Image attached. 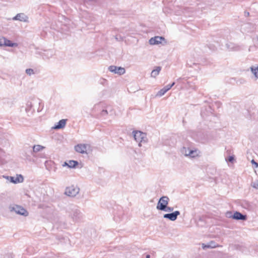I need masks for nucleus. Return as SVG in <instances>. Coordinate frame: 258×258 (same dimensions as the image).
I'll use <instances>...</instances> for the list:
<instances>
[{"label":"nucleus","mask_w":258,"mask_h":258,"mask_svg":"<svg viewBox=\"0 0 258 258\" xmlns=\"http://www.w3.org/2000/svg\"><path fill=\"white\" fill-rule=\"evenodd\" d=\"M25 149H26V152H25V154H24V156L25 157V159L30 162H34V159L33 158V157L35 156L34 154H31L29 152L28 147H25Z\"/></svg>","instance_id":"dca6fc26"},{"label":"nucleus","mask_w":258,"mask_h":258,"mask_svg":"<svg viewBox=\"0 0 258 258\" xmlns=\"http://www.w3.org/2000/svg\"><path fill=\"white\" fill-rule=\"evenodd\" d=\"M78 165V162L75 160L69 161V163L64 162L63 166H68L69 168H75Z\"/></svg>","instance_id":"aec40b11"},{"label":"nucleus","mask_w":258,"mask_h":258,"mask_svg":"<svg viewBox=\"0 0 258 258\" xmlns=\"http://www.w3.org/2000/svg\"><path fill=\"white\" fill-rule=\"evenodd\" d=\"M161 70V67H156L154 70H153L151 74L152 77L155 78L159 73Z\"/></svg>","instance_id":"412c9836"},{"label":"nucleus","mask_w":258,"mask_h":258,"mask_svg":"<svg viewBox=\"0 0 258 258\" xmlns=\"http://www.w3.org/2000/svg\"><path fill=\"white\" fill-rule=\"evenodd\" d=\"M226 47L229 50L239 51L240 50V46L232 43L226 44Z\"/></svg>","instance_id":"6ab92c4d"},{"label":"nucleus","mask_w":258,"mask_h":258,"mask_svg":"<svg viewBox=\"0 0 258 258\" xmlns=\"http://www.w3.org/2000/svg\"><path fill=\"white\" fill-rule=\"evenodd\" d=\"M251 163L252 165H254V169L258 167V163L253 159L251 161Z\"/></svg>","instance_id":"7c9ffc66"},{"label":"nucleus","mask_w":258,"mask_h":258,"mask_svg":"<svg viewBox=\"0 0 258 258\" xmlns=\"http://www.w3.org/2000/svg\"><path fill=\"white\" fill-rule=\"evenodd\" d=\"M45 147L39 145H34L32 148L30 146H28L29 152L31 154H34L35 153L39 152L44 149Z\"/></svg>","instance_id":"4468645a"},{"label":"nucleus","mask_w":258,"mask_h":258,"mask_svg":"<svg viewBox=\"0 0 258 258\" xmlns=\"http://www.w3.org/2000/svg\"><path fill=\"white\" fill-rule=\"evenodd\" d=\"M232 218L236 220L245 221L247 220V216L239 212L235 211L233 214Z\"/></svg>","instance_id":"f8f14e48"},{"label":"nucleus","mask_w":258,"mask_h":258,"mask_svg":"<svg viewBox=\"0 0 258 258\" xmlns=\"http://www.w3.org/2000/svg\"><path fill=\"white\" fill-rule=\"evenodd\" d=\"M67 119H62L60 120L56 124H55L52 128L54 130H59L63 128L66 124Z\"/></svg>","instance_id":"f3484780"},{"label":"nucleus","mask_w":258,"mask_h":258,"mask_svg":"<svg viewBox=\"0 0 258 258\" xmlns=\"http://www.w3.org/2000/svg\"><path fill=\"white\" fill-rule=\"evenodd\" d=\"M180 214V213L179 211H175L170 213L164 214L163 218L174 221L177 219L178 216H179Z\"/></svg>","instance_id":"1a4fd4ad"},{"label":"nucleus","mask_w":258,"mask_h":258,"mask_svg":"<svg viewBox=\"0 0 258 258\" xmlns=\"http://www.w3.org/2000/svg\"><path fill=\"white\" fill-rule=\"evenodd\" d=\"M146 258H150V255L149 254H147L146 256Z\"/></svg>","instance_id":"f704fd0d"},{"label":"nucleus","mask_w":258,"mask_h":258,"mask_svg":"<svg viewBox=\"0 0 258 258\" xmlns=\"http://www.w3.org/2000/svg\"><path fill=\"white\" fill-rule=\"evenodd\" d=\"M208 245L207 244L203 243L202 244V247L203 249L208 248H209V247H208Z\"/></svg>","instance_id":"473e14b6"},{"label":"nucleus","mask_w":258,"mask_h":258,"mask_svg":"<svg viewBox=\"0 0 258 258\" xmlns=\"http://www.w3.org/2000/svg\"><path fill=\"white\" fill-rule=\"evenodd\" d=\"M208 247H209V248H216L219 247L220 246L217 244L215 241L212 240L210 241L209 243H208Z\"/></svg>","instance_id":"5701e85b"},{"label":"nucleus","mask_w":258,"mask_h":258,"mask_svg":"<svg viewBox=\"0 0 258 258\" xmlns=\"http://www.w3.org/2000/svg\"><path fill=\"white\" fill-rule=\"evenodd\" d=\"M252 186L253 187L258 189V179L252 183Z\"/></svg>","instance_id":"c756f323"},{"label":"nucleus","mask_w":258,"mask_h":258,"mask_svg":"<svg viewBox=\"0 0 258 258\" xmlns=\"http://www.w3.org/2000/svg\"><path fill=\"white\" fill-rule=\"evenodd\" d=\"M1 46H9V47H16L18 46L17 43L12 42L11 40L7 39L4 37H1V41H0Z\"/></svg>","instance_id":"6e6552de"},{"label":"nucleus","mask_w":258,"mask_h":258,"mask_svg":"<svg viewBox=\"0 0 258 258\" xmlns=\"http://www.w3.org/2000/svg\"><path fill=\"white\" fill-rule=\"evenodd\" d=\"M87 145L86 144H78L75 146V150L76 152L84 154L86 153Z\"/></svg>","instance_id":"2eb2a0df"},{"label":"nucleus","mask_w":258,"mask_h":258,"mask_svg":"<svg viewBox=\"0 0 258 258\" xmlns=\"http://www.w3.org/2000/svg\"><path fill=\"white\" fill-rule=\"evenodd\" d=\"M234 160V155L229 156L228 158V159L227 160V161H228V162H231V163H233Z\"/></svg>","instance_id":"c85d7f7f"},{"label":"nucleus","mask_w":258,"mask_h":258,"mask_svg":"<svg viewBox=\"0 0 258 258\" xmlns=\"http://www.w3.org/2000/svg\"><path fill=\"white\" fill-rule=\"evenodd\" d=\"M108 70L115 74L118 75H123L125 73V70L124 68L117 67L115 66H110L108 68Z\"/></svg>","instance_id":"423d86ee"},{"label":"nucleus","mask_w":258,"mask_h":258,"mask_svg":"<svg viewBox=\"0 0 258 258\" xmlns=\"http://www.w3.org/2000/svg\"><path fill=\"white\" fill-rule=\"evenodd\" d=\"M164 212H172L173 211V208L171 207H168V205L165 207L162 210Z\"/></svg>","instance_id":"393cba45"},{"label":"nucleus","mask_w":258,"mask_h":258,"mask_svg":"<svg viewBox=\"0 0 258 258\" xmlns=\"http://www.w3.org/2000/svg\"><path fill=\"white\" fill-rule=\"evenodd\" d=\"M80 188L77 186L71 185L66 188L64 194L68 196L74 197L79 194Z\"/></svg>","instance_id":"20e7f679"},{"label":"nucleus","mask_w":258,"mask_h":258,"mask_svg":"<svg viewBox=\"0 0 258 258\" xmlns=\"http://www.w3.org/2000/svg\"><path fill=\"white\" fill-rule=\"evenodd\" d=\"M71 210L70 212V216L72 217L74 221H79L82 217V214L80 211L78 209L76 206H71L69 208Z\"/></svg>","instance_id":"f03ea898"},{"label":"nucleus","mask_w":258,"mask_h":258,"mask_svg":"<svg viewBox=\"0 0 258 258\" xmlns=\"http://www.w3.org/2000/svg\"><path fill=\"white\" fill-rule=\"evenodd\" d=\"M175 84L174 82H173L171 84H168L161 89L160 91H159L156 96L157 97H161L163 95H164L168 90H169L172 86H173Z\"/></svg>","instance_id":"9d476101"},{"label":"nucleus","mask_w":258,"mask_h":258,"mask_svg":"<svg viewBox=\"0 0 258 258\" xmlns=\"http://www.w3.org/2000/svg\"><path fill=\"white\" fill-rule=\"evenodd\" d=\"M198 152L197 150H194L190 149L189 151H188V156H189L191 158L196 157L198 156Z\"/></svg>","instance_id":"4be33fe9"},{"label":"nucleus","mask_w":258,"mask_h":258,"mask_svg":"<svg viewBox=\"0 0 258 258\" xmlns=\"http://www.w3.org/2000/svg\"><path fill=\"white\" fill-rule=\"evenodd\" d=\"M9 210L11 212H14L16 214L24 216H27L28 215V212L27 211V210L20 206H10Z\"/></svg>","instance_id":"7ed1b4c3"},{"label":"nucleus","mask_w":258,"mask_h":258,"mask_svg":"<svg viewBox=\"0 0 258 258\" xmlns=\"http://www.w3.org/2000/svg\"><path fill=\"white\" fill-rule=\"evenodd\" d=\"M133 135L135 140L139 142L138 146L139 147L142 146V143H147L148 139L146 133L140 131H134L133 132Z\"/></svg>","instance_id":"f257e3e1"},{"label":"nucleus","mask_w":258,"mask_h":258,"mask_svg":"<svg viewBox=\"0 0 258 258\" xmlns=\"http://www.w3.org/2000/svg\"><path fill=\"white\" fill-rule=\"evenodd\" d=\"M43 157V155L41 154L40 157Z\"/></svg>","instance_id":"c9c22d12"},{"label":"nucleus","mask_w":258,"mask_h":258,"mask_svg":"<svg viewBox=\"0 0 258 258\" xmlns=\"http://www.w3.org/2000/svg\"><path fill=\"white\" fill-rule=\"evenodd\" d=\"M162 40H164L166 42L165 39L163 36H155L154 37H152L149 40V43L151 45H157L161 43Z\"/></svg>","instance_id":"9b49d317"},{"label":"nucleus","mask_w":258,"mask_h":258,"mask_svg":"<svg viewBox=\"0 0 258 258\" xmlns=\"http://www.w3.org/2000/svg\"><path fill=\"white\" fill-rule=\"evenodd\" d=\"M190 149L189 148H186L185 147H182L181 149V153L185 155V156H188V152L189 151Z\"/></svg>","instance_id":"b1692460"},{"label":"nucleus","mask_w":258,"mask_h":258,"mask_svg":"<svg viewBox=\"0 0 258 258\" xmlns=\"http://www.w3.org/2000/svg\"><path fill=\"white\" fill-rule=\"evenodd\" d=\"M251 71L254 75L255 77L258 78V67L255 69L251 68Z\"/></svg>","instance_id":"a878e982"},{"label":"nucleus","mask_w":258,"mask_h":258,"mask_svg":"<svg viewBox=\"0 0 258 258\" xmlns=\"http://www.w3.org/2000/svg\"><path fill=\"white\" fill-rule=\"evenodd\" d=\"M169 199L167 196H163L158 201L156 208L158 210L162 211L165 207L168 205Z\"/></svg>","instance_id":"39448f33"},{"label":"nucleus","mask_w":258,"mask_h":258,"mask_svg":"<svg viewBox=\"0 0 258 258\" xmlns=\"http://www.w3.org/2000/svg\"><path fill=\"white\" fill-rule=\"evenodd\" d=\"M13 19L14 20H18L21 22H28V17L24 13H19L16 15Z\"/></svg>","instance_id":"ddd939ff"},{"label":"nucleus","mask_w":258,"mask_h":258,"mask_svg":"<svg viewBox=\"0 0 258 258\" xmlns=\"http://www.w3.org/2000/svg\"><path fill=\"white\" fill-rule=\"evenodd\" d=\"M244 15H245V16H248V15H249V13H248V12H244Z\"/></svg>","instance_id":"72a5a7b5"},{"label":"nucleus","mask_w":258,"mask_h":258,"mask_svg":"<svg viewBox=\"0 0 258 258\" xmlns=\"http://www.w3.org/2000/svg\"><path fill=\"white\" fill-rule=\"evenodd\" d=\"M25 111L28 116L32 114L34 110L32 108V104L31 102H28L26 104Z\"/></svg>","instance_id":"a211bd4d"},{"label":"nucleus","mask_w":258,"mask_h":258,"mask_svg":"<svg viewBox=\"0 0 258 258\" xmlns=\"http://www.w3.org/2000/svg\"><path fill=\"white\" fill-rule=\"evenodd\" d=\"M26 73L30 76L32 74H34V70L32 69H27L26 70Z\"/></svg>","instance_id":"bb28decb"},{"label":"nucleus","mask_w":258,"mask_h":258,"mask_svg":"<svg viewBox=\"0 0 258 258\" xmlns=\"http://www.w3.org/2000/svg\"><path fill=\"white\" fill-rule=\"evenodd\" d=\"M226 216L228 218H232V216H233L232 212H227L226 214Z\"/></svg>","instance_id":"2f4dec72"},{"label":"nucleus","mask_w":258,"mask_h":258,"mask_svg":"<svg viewBox=\"0 0 258 258\" xmlns=\"http://www.w3.org/2000/svg\"><path fill=\"white\" fill-rule=\"evenodd\" d=\"M3 177L10 181L13 183H21L24 181L23 176L21 174H17V177L9 176H3Z\"/></svg>","instance_id":"0eeeda50"},{"label":"nucleus","mask_w":258,"mask_h":258,"mask_svg":"<svg viewBox=\"0 0 258 258\" xmlns=\"http://www.w3.org/2000/svg\"><path fill=\"white\" fill-rule=\"evenodd\" d=\"M109 113H108V111L106 109H103L102 110V111L101 112V113H100V115L102 116H105L106 115L108 114Z\"/></svg>","instance_id":"cd10ccee"}]
</instances>
